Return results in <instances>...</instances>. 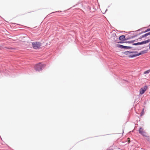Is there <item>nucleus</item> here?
<instances>
[{"mask_svg":"<svg viewBox=\"0 0 150 150\" xmlns=\"http://www.w3.org/2000/svg\"><path fill=\"white\" fill-rule=\"evenodd\" d=\"M147 50H144L139 53L137 51H127L123 52L122 53L125 55H128L129 58H133L145 54L147 53Z\"/></svg>","mask_w":150,"mask_h":150,"instance_id":"1","label":"nucleus"},{"mask_svg":"<svg viewBox=\"0 0 150 150\" xmlns=\"http://www.w3.org/2000/svg\"><path fill=\"white\" fill-rule=\"evenodd\" d=\"M46 65L45 64H42L41 62H40L35 65L34 68L36 71H42V68L45 67Z\"/></svg>","mask_w":150,"mask_h":150,"instance_id":"2","label":"nucleus"},{"mask_svg":"<svg viewBox=\"0 0 150 150\" xmlns=\"http://www.w3.org/2000/svg\"><path fill=\"white\" fill-rule=\"evenodd\" d=\"M32 43L33 48L35 49H39L40 47L42 45L41 43L39 42H33Z\"/></svg>","mask_w":150,"mask_h":150,"instance_id":"3","label":"nucleus"},{"mask_svg":"<svg viewBox=\"0 0 150 150\" xmlns=\"http://www.w3.org/2000/svg\"><path fill=\"white\" fill-rule=\"evenodd\" d=\"M117 47L121 49H131L133 50H134V49H132L133 47L131 46H124L120 44H117Z\"/></svg>","mask_w":150,"mask_h":150,"instance_id":"4","label":"nucleus"},{"mask_svg":"<svg viewBox=\"0 0 150 150\" xmlns=\"http://www.w3.org/2000/svg\"><path fill=\"white\" fill-rule=\"evenodd\" d=\"M147 88V86L146 85H145L143 87L141 88L139 90V94L142 95L144 93Z\"/></svg>","mask_w":150,"mask_h":150,"instance_id":"5","label":"nucleus"},{"mask_svg":"<svg viewBox=\"0 0 150 150\" xmlns=\"http://www.w3.org/2000/svg\"><path fill=\"white\" fill-rule=\"evenodd\" d=\"M125 36L123 35L120 36L119 37V39L121 41H125Z\"/></svg>","mask_w":150,"mask_h":150,"instance_id":"6","label":"nucleus"},{"mask_svg":"<svg viewBox=\"0 0 150 150\" xmlns=\"http://www.w3.org/2000/svg\"><path fill=\"white\" fill-rule=\"evenodd\" d=\"M89 10L90 12H93V11H94L96 10V9L95 7L92 6L91 7H89Z\"/></svg>","mask_w":150,"mask_h":150,"instance_id":"7","label":"nucleus"},{"mask_svg":"<svg viewBox=\"0 0 150 150\" xmlns=\"http://www.w3.org/2000/svg\"><path fill=\"white\" fill-rule=\"evenodd\" d=\"M149 31H150V28H147L144 31H142L141 33H139V34H142L143 33H146Z\"/></svg>","mask_w":150,"mask_h":150,"instance_id":"8","label":"nucleus"},{"mask_svg":"<svg viewBox=\"0 0 150 150\" xmlns=\"http://www.w3.org/2000/svg\"><path fill=\"white\" fill-rule=\"evenodd\" d=\"M4 73L5 74V75L6 76H8L10 75V72L7 70H5L4 71Z\"/></svg>","mask_w":150,"mask_h":150,"instance_id":"9","label":"nucleus"},{"mask_svg":"<svg viewBox=\"0 0 150 150\" xmlns=\"http://www.w3.org/2000/svg\"><path fill=\"white\" fill-rule=\"evenodd\" d=\"M140 35V34H139H139H136V35H133V36H131L130 37H129V38H130V39H131L133 38H135L136 37H137L139 35Z\"/></svg>","mask_w":150,"mask_h":150,"instance_id":"10","label":"nucleus"},{"mask_svg":"<svg viewBox=\"0 0 150 150\" xmlns=\"http://www.w3.org/2000/svg\"><path fill=\"white\" fill-rule=\"evenodd\" d=\"M132 45H135V46H137V45H141V42H138L137 43H133L132 44Z\"/></svg>","mask_w":150,"mask_h":150,"instance_id":"11","label":"nucleus"},{"mask_svg":"<svg viewBox=\"0 0 150 150\" xmlns=\"http://www.w3.org/2000/svg\"><path fill=\"white\" fill-rule=\"evenodd\" d=\"M144 131L143 130V129L142 127H140L139 130V133L140 134L143 132Z\"/></svg>","mask_w":150,"mask_h":150,"instance_id":"12","label":"nucleus"},{"mask_svg":"<svg viewBox=\"0 0 150 150\" xmlns=\"http://www.w3.org/2000/svg\"><path fill=\"white\" fill-rule=\"evenodd\" d=\"M25 35V36H22L20 38H21L22 40H23L25 38H28V37L27 35Z\"/></svg>","mask_w":150,"mask_h":150,"instance_id":"13","label":"nucleus"},{"mask_svg":"<svg viewBox=\"0 0 150 150\" xmlns=\"http://www.w3.org/2000/svg\"><path fill=\"white\" fill-rule=\"evenodd\" d=\"M134 41L131 40V41H125V43H128L129 44L130 43H134Z\"/></svg>","mask_w":150,"mask_h":150,"instance_id":"14","label":"nucleus"},{"mask_svg":"<svg viewBox=\"0 0 150 150\" xmlns=\"http://www.w3.org/2000/svg\"><path fill=\"white\" fill-rule=\"evenodd\" d=\"M141 134L144 137H147V136L146 135V132L144 131L143 133L141 134Z\"/></svg>","mask_w":150,"mask_h":150,"instance_id":"15","label":"nucleus"},{"mask_svg":"<svg viewBox=\"0 0 150 150\" xmlns=\"http://www.w3.org/2000/svg\"><path fill=\"white\" fill-rule=\"evenodd\" d=\"M150 72V69L149 70H148L145 71L144 73V74H149Z\"/></svg>","mask_w":150,"mask_h":150,"instance_id":"16","label":"nucleus"},{"mask_svg":"<svg viewBox=\"0 0 150 150\" xmlns=\"http://www.w3.org/2000/svg\"><path fill=\"white\" fill-rule=\"evenodd\" d=\"M144 41L145 44L147 43L150 42V38L149 39L146 40H144Z\"/></svg>","mask_w":150,"mask_h":150,"instance_id":"17","label":"nucleus"},{"mask_svg":"<svg viewBox=\"0 0 150 150\" xmlns=\"http://www.w3.org/2000/svg\"><path fill=\"white\" fill-rule=\"evenodd\" d=\"M125 41H120L119 42H117L118 43L122 44L123 43H125Z\"/></svg>","mask_w":150,"mask_h":150,"instance_id":"18","label":"nucleus"},{"mask_svg":"<svg viewBox=\"0 0 150 150\" xmlns=\"http://www.w3.org/2000/svg\"><path fill=\"white\" fill-rule=\"evenodd\" d=\"M5 48L8 49V50H10V49H12L13 48H12L11 47H5Z\"/></svg>","mask_w":150,"mask_h":150,"instance_id":"19","label":"nucleus"},{"mask_svg":"<svg viewBox=\"0 0 150 150\" xmlns=\"http://www.w3.org/2000/svg\"><path fill=\"white\" fill-rule=\"evenodd\" d=\"M146 27H144V28H141L140 29H139V30H136V31H135V32H136V31H139L140 30H142L143 29H144V28H146Z\"/></svg>","mask_w":150,"mask_h":150,"instance_id":"20","label":"nucleus"},{"mask_svg":"<svg viewBox=\"0 0 150 150\" xmlns=\"http://www.w3.org/2000/svg\"><path fill=\"white\" fill-rule=\"evenodd\" d=\"M144 109H143L142 110V111L141 112V114L140 115L141 116L143 115L144 114Z\"/></svg>","mask_w":150,"mask_h":150,"instance_id":"21","label":"nucleus"},{"mask_svg":"<svg viewBox=\"0 0 150 150\" xmlns=\"http://www.w3.org/2000/svg\"><path fill=\"white\" fill-rule=\"evenodd\" d=\"M142 37H143V38H144V37H147L148 36H147V33H146L145 34L142 35Z\"/></svg>","mask_w":150,"mask_h":150,"instance_id":"22","label":"nucleus"},{"mask_svg":"<svg viewBox=\"0 0 150 150\" xmlns=\"http://www.w3.org/2000/svg\"><path fill=\"white\" fill-rule=\"evenodd\" d=\"M112 35L113 37H116V35L115 33H113L112 34Z\"/></svg>","mask_w":150,"mask_h":150,"instance_id":"23","label":"nucleus"},{"mask_svg":"<svg viewBox=\"0 0 150 150\" xmlns=\"http://www.w3.org/2000/svg\"><path fill=\"white\" fill-rule=\"evenodd\" d=\"M130 39V38L129 37V38H126L125 37V41H126V40H129Z\"/></svg>","mask_w":150,"mask_h":150,"instance_id":"24","label":"nucleus"},{"mask_svg":"<svg viewBox=\"0 0 150 150\" xmlns=\"http://www.w3.org/2000/svg\"><path fill=\"white\" fill-rule=\"evenodd\" d=\"M141 42V45H143V44H145L144 41H142L141 42Z\"/></svg>","mask_w":150,"mask_h":150,"instance_id":"25","label":"nucleus"},{"mask_svg":"<svg viewBox=\"0 0 150 150\" xmlns=\"http://www.w3.org/2000/svg\"><path fill=\"white\" fill-rule=\"evenodd\" d=\"M62 11H55V12H52V13L51 14V13H56V12H61Z\"/></svg>","mask_w":150,"mask_h":150,"instance_id":"26","label":"nucleus"},{"mask_svg":"<svg viewBox=\"0 0 150 150\" xmlns=\"http://www.w3.org/2000/svg\"><path fill=\"white\" fill-rule=\"evenodd\" d=\"M147 137L146 139L148 141H149L150 140V138L149 137L147 136V137Z\"/></svg>","mask_w":150,"mask_h":150,"instance_id":"27","label":"nucleus"},{"mask_svg":"<svg viewBox=\"0 0 150 150\" xmlns=\"http://www.w3.org/2000/svg\"><path fill=\"white\" fill-rule=\"evenodd\" d=\"M142 35H141V36H140V37L139 38H138V40H139V39H142V38H144L143 37H142Z\"/></svg>","mask_w":150,"mask_h":150,"instance_id":"28","label":"nucleus"},{"mask_svg":"<svg viewBox=\"0 0 150 150\" xmlns=\"http://www.w3.org/2000/svg\"><path fill=\"white\" fill-rule=\"evenodd\" d=\"M147 35V36L150 35V32L146 33Z\"/></svg>","mask_w":150,"mask_h":150,"instance_id":"29","label":"nucleus"},{"mask_svg":"<svg viewBox=\"0 0 150 150\" xmlns=\"http://www.w3.org/2000/svg\"><path fill=\"white\" fill-rule=\"evenodd\" d=\"M138 40V39H136V40H132V41H134V42H137V41Z\"/></svg>","mask_w":150,"mask_h":150,"instance_id":"30","label":"nucleus"},{"mask_svg":"<svg viewBox=\"0 0 150 150\" xmlns=\"http://www.w3.org/2000/svg\"><path fill=\"white\" fill-rule=\"evenodd\" d=\"M75 5H74V6H72V8L74 7H75ZM71 8H69V9H68V10H69L70 9H71Z\"/></svg>","mask_w":150,"mask_h":150,"instance_id":"31","label":"nucleus"},{"mask_svg":"<svg viewBox=\"0 0 150 150\" xmlns=\"http://www.w3.org/2000/svg\"><path fill=\"white\" fill-rule=\"evenodd\" d=\"M107 10H108L107 9H106L105 10V13H103V14H104V13H105L106 12V11H107Z\"/></svg>","mask_w":150,"mask_h":150,"instance_id":"32","label":"nucleus"},{"mask_svg":"<svg viewBox=\"0 0 150 150\" xmlns=\"http://www.w3.org/2000/svg\"><path fill=\"white\" fill-rule=\"evenodd\" d=\"M149 49L150 50V43L149 44Z\"/></svg>","mask_w":150,"mask_h":150,"instance_id":"33","label":"nucleus"},{"mask_svg":"<svg viewBox=\"0 0 150 150\" xmlns=\"http://www.w3.org/2000/svg\"><path fill=\"white\" fill-rule=\"evenodd\" d=\"M141 149H143L142 148Z\"/></svg>","mask_w":150,"mask_h":150,"instance_id":"34","label":"nucleus"},{"mask_svg":"<svg viewBox=\"0 0 150 150\" xmlns=\"http://www.w3.org/2000/svg\"><path fill=\"white\" fill-rule=\"evenodd\" d=\"M149 93L150 94V92H149Z\"/></svg>","mask_w":150,"mask_h":150,"instance_id":"35","label":"nucleus"}]
</instances>
